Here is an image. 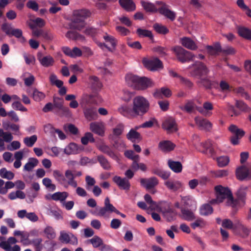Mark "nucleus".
Wrapping results in <instances>:
<instances>
[{
    "mask_svg": "<svg viewBox=\"0 0 251 251\" xmlns=\"http://www.w3.org/2000/svg\"><path fill=\"white\" fill-rule=\"evenodd\" d=\"M173 50L177 59L182 63L193 60L195 57L191 52L185 50L180 46L175 47Z\"/></svg>",
    "mask_w": 251,
    "mask_h": 251,
    "instance_id": "nucleus-7",
    "label": "nucleus"
},
{
    "mask_svg": "<svg viewBox=\"0 0 251 251\" xmlns=\"http://www.w3.org/2000/svg\"><path fill=\"white\" fill-rule=\"evenodd\" d=\"M206 225V222L201 218H196L195 221L190 224L191 227L195 229L197 228H202Z\"/></svg>",
    "mask_w": 251,
    "mask_h": 251,
    "instance_id": "nucleus-37",
    "label": "nucleus"
},
{
    "mask_svg": "<svg viewBox=\"0 0 251 251\" xmlns=\"http://www.w3.org/2000/svg\"><path fill=\"white\" fill-rule=\"evenodd\" d=\"M181 217L187 221H192L196 219V216L193 211L185 208H181Z\"/></svg>",
    "mask_w": 251,
    "mask_h": 251,
    "instance_id": "nucleus-23",
    "label": "nucleus"
},
{
    "mask_svg": "<svg viewBox=\"0 0 251 251\" xmlns=\"http://www.w3.org/2000/svg\"><path fill=\"white\" fill-rule=\"evenodd\" d=\"M17 239L13 237H10L7 241H2L0 243V247L6 251H9L11 250V244H15L17 242Z\"/></svg>",
    "mask_w": 251,
    "mask_h": 251,
    "instance_id": "nucleus-30",
    "label": "nucleus"
},
{
    "mask_svg": "<svg viewBox=\"0 0 251 251\" xmlns=\"http://www.w3.org/2000/svg\"><path fill=\"white\" fill-rule=\"evenodd\" d=\"M169 212L164 213L163 215L166 219L168 222L174 221L177 215L176 211L173 208H171L168 210Z\"/></svg>",
    "mask_w": 251,
    "mask_h": 251,
    "instance_id": "nucleus-44",
    "label": "nucleus"
},
{
    "mask_svg": "<svg viewBox=\"0 0 251 251\" xmlns=\"http://www.w3.org/2000/svg\"><path fill=\"white\" fill-rule=\"evenodd\" d=\"M213 212V209L209 203H205L201 206L200 208V214L202 216H208Z\"/></svg>",
    "mask_w": 251,
    "mask_h": 251,
    "instance_id": "nucleus-35",
    "label": "nucleus"
},
{
    "mask_svg": "<svg viewBox=\"0 0 251 251\" xmlns=\"http://www.w3.org/2000/svg\"><path fill=\"white\" fill-rule=\"evenodd\" d=\"M237 230L240 232V235L243 237H247L250 232V229L244 225H243L241 228Z\"/></svg>",
    "mask_w": 251,
    "mask_h": 251,
    "instance_id": "nucleus-64",
    "label": "nucleus"
},
{
    "mask_svg": "<svg viewBox=\"0 0 251 251\" xmlns=\"http://www.w3.org/2000/svg\"><path fill=\"white\" fill-rule=\"evenodd\" d=\"M150 108L149 100L143 96H137L133 99L131 108L127 105H124L119 107L118 110L124 116L137 117L145 115L149 111Z\"/></svg>",
    "mask_w": 251,
    "mask_h": 251,
    "instance_id": "nucleus-1",
    "label": "nucleus"
},
{
    "mask_svg": "<svg viewBox=\"0 0 251 251\" xmlns=\"http://www.w3.org/2000/svg\"><path fill=\"white\" fill-rule=\"evenodd\" d=\"M101 100V97L97 92H96L89 95L86 99V103L82 104L84 116L87 120L89 121L95 120L98 116L97 108L89 104H96L98 101Z\"/></svg>",
    "mask_w": 251,
    "mask_h": 251,
    "instance_id": "nucleus-3",
    "label": "nucleus"
},
{
    "mask_svg": "<svg viewBox=\"0 0 251 251\" xmlns=\"http://www.w3.org/2000/svg\"><path fill=\"white\" fill-rule=\"evenodd\" d=\"M139 77L131 74H127L125 77L126 81L129 86L134 88Z\"/></svg>",
    "mask_w": 251,
    "mask_h": 251,
    "instance_id": "nucleus-36",
    "label": "nucleus"
},
{
    "mask_svg": "<svg viewBox=\"0 0 251 251\" xmlns=\"http://www.w3.org/2000/svg\"><path fill=\"white\" fill-rule=\"evenodd\" d=\"M164 184L169 190L173 191H176L182 187V184L179 181L168 180L165 181Z\"/></svg>",
    "mask_w": 251,
    "mask_h": 251,
    "instance_id": "nucleus-31",
    "label": "nucleus"
},
{
    "mask_svg": "<svg viewBox=\"0 0 251 251\" xmlns=\"http://www.w3.org/2000/svg\"><path fill=\"white\" fill-rule=\"evenodd\" d=\"M151 86V80L146 77H139L134 88L137 90H145Z\"/></svg>",
    "mask_w": 251,
    "mask_h": 251,
    "instance_id": "nucleus-14",
    "label": "nucleus"
},
{
    "mask_svg": "<svg viewBox=\"0 0 251 251\" xmlns=\"http://www.w3.org/2000/svg\"><path fill=\"white\" fill-rule=\"evenodd\" d=\"M235 106L241 111L244 112H248L251 110L250 107H249L245 102L242 100H236L235 102Z\"/></svg>",
    "mask_w": 251,
    "mask_h": 251,
    "instance_id": "nucleus-45",
    "label": "nucleus"
},
{
    "mask_svg": "<svg viewBox=\"0 0 251 251\" xmlns=\"http://www.w3.org/2000/svg\"><path fill=\"white\" fill-rule=\"evenodd\" d=\"M91 15V12L85 9L75 10L70 26L72 28L81 30L85 25V20Z\"/></svg>",
    "mask_w": 251,
    "mask_h": 251,
    "instance_id": "nucleus-4",
    "label": "nucleus"
},
{
    "mask_svg": "<svg viewBox=\"0 0 251 251\" xmlns=\"http://www.w3.org/2000/svg\"><path fill=\"white\" fill-rule=\"evenodd\" d=\"M53 105L54 108L58 110L61 108L64 105V100L62 98L59 97H53Z\"/></svg>",
    "mask_w": 251,
    "mask_h": 251,
    "instance_id": "nucleus-58",
    "label": "nucleus"
},
{
    "mask_svg": "<svg viewBox=\"0 0 251 251\" xmlns=\"http://www.w3.org/2000/svg\"><path fill=\"white\" fill-rule=\"evenodd\" d=\"M42 183L46 187L52 191H54L56 189V186L55 184L52 183L51 180L48 177H46L43 179Z\"/></svg>",
    "mask_w": 251,
    "mask_h": 251,
    "instance_id": "nucleus-57",
    "label": "nucleus"
},
{
    "mask_svg": "<svg viewBox=\"0 0 251 251\" xmlns=\"http://www.w3.org/2000/svg\"><path fill=\"white\" fill-rule=\"evenodd\" d=\"M151 173L153 174L158 176L164 180L168 179L171 175L170 171H165L157 167L152 168L151 170Z\"/></svg>",
    "mask_w": 251,
    "mask_h": 251,
    "instance_id": "nucleus-20",
    "label": "nucleus"
},
{
    "mask_svg": "<svg viewBox=\"0 0 251 251\" xmlns=\"http://www.w3.org/2000/svg\"><path fill=\"white\" fill-rule=\"evenodd\" d=\"M66 37L68 39L75 40L84 38L82 35L74 31H68L66 34Z\"/></svg>",
    "mask_w": 251,
    "mask_h": 251,
    "instance_id": "nucleus-53",
    "label": "nucleus"
},
{
    "mask_svg": "<svg viewBox=\"0 0 251 251\" xmlns=\"http://www.w3.org/2000/svg\"><path fill=\"white\" fill-rule=\"evenodd\" d=\"M162 95L166 97H170L172 95L171 91L168 88L162 87L160 89L156 90L153 93L154 97L156 99L162 98Z\"/></svg>",
    "mask_w": 251,
    "mask_h": 251,
    "instance_id": "nucleus-32",
    "label": "nucleus"
},
{
    "mask_svg": "<svg viewBox=\"0 0 251 251\" xmlns=\"http://www.w3.org/2000/svg\"><path fill=\"white\" fill-rule=\"evenodd\" d=\"M99 149L102 152L107 154L113 159L115 160H118V156L108 146L104 144H102L101 145L99 146Z\"/></svg>",
    "mask_w": 251,
    "mask_h": 251,
    "instance_id": "nucleus-17",
    "label": "nucleus"
},
{
    "mask_svg": "<svg viewBox=\"0 0 251 251\" xmlns=\"http://www.w3.org/2000/svg\"><path fill=\"white\" fill-rule=\"evenodd\" d=\"M68 196V193L66 192H57L53 194L51 196L52 200L57 201H65Z\"/></svg>",
    "mask_w": 251,
    "mask_h": 251,
    "instance_id": "nucleus-39",
    "label": "nucleus"
},
{
    "mask_svg": "<svg viewBox=\"0 0 251 251\" xmlns=\"http://www.w3.org/2000/svg\"><path fill=\"white\" fill-rule=\"evenodd\" d=\"M144 65L151 71H156L163 68L162 62L157 58L145 61Z\"/></svg>",
    "mask_w": 251,
    "mask_h": 251,
    "instance_id": "nucleus-12",
    "label": "nucleus"
},
{
    "mask_svg": "<svg viewBox=\"0 0 251 251\" xmlns=\"http://www.w3.org/2000/svg\"><path fill=\"white\" fill-rule=\"evenodd\" d=\"M77 150V145L75 143H70L64 149V153L70 155L75 153Z\"/></svg>",
    "mask_w": 251,
    "mask_h": 251,
    "instance_id": "nucleus-51",
    "label": "nucleus"
},
{
    "mask_svg": "<svg viewBox=\"0 0 251 251\" xmlns=\"http://www.w3.org/2000/svg\"><path fill=\"white\" fill-rule=\"evenodd\" d=\"M191 67H193V69L190 72L191 75L199 79L207 75L209 72V70L206 66L200 61H196L191 66H189V68Z\"/></svg>",
    "mask_w": 251,
    "mask_h": 251,
    "instance_id": "nucleus-5",
    "label": "nucleus"
},
{
    "mask_svg": "<svg viewBox=\"0 0 251 251\" xmlns=\"http://www.w3.org/2000/svg\"><path fill=\"white\" fill-rule=\"evenodd\" d=\"M197 125L201 129L209 131L212 128V124L205 119L196 117L195 119Z\"/></svg>",
    "mask_w": 251,
    "mask_h": 251,
    "instance_id": "nucleus-16",
    "label": "nucleus"
},
{
    "mask_svg": "<svg viewBox=\"0 0 251 251\" xmlns=\"http://www.w3.org/2000/svg\"><path fill=\"white\" fill-rule=\"evenodd\" d=\"M199 79L200 80L197 82L198 84H201L206 89L211 88L212 83L211 80L208 78L207 75L203 76Z\"/></svg>",
    "mask_w": 251,
    "mask_h": 251,
    "instance_id": "nucleus-49",
    "label": "nucleus"
},
{
    "mask_svg": "<svg viewBox=\"0 0 251 251\" xmlns=\"http://www.w3.org/2000/svg\"><path fill=\"white\" fill-rule=\"evenodd\" d=\"M195 104L192 100H187L184 106H180V108L182 111H185L187 113H191L194 109Z\"/></svg>",
    "mask_w": 251,
    "mask_h": 251,
    "instance_id": "nucleus-48",
    "label": "nucleus"
},
{
    "mask_svg": "<svg viewBox=\"0 0 251 251\" xmlns=\"http://www.w3.org/2000/svg\"><path fill=\"white\" fill-rule=\"evenodd\" d=\"M37 137L36 135H32L30 137H26L24 138V142L26 146L31 147L37 141Z\"/></svg>",
    "mask_w": 251,
    "mask_h": 251,
    "instance_id": "nucleus-52",
    "label": "nucleus"
},
{
    "mask_svg": "<svg viewBox=\"0 0 251 251\" xmlns=\"http://www.w3.org/2000/svg\"><path fill=\"white\" fill-rule=\"evenodd\" d=\"M119 4L127 12L134 11L136 5L132 0H119Z\"/></svg>",
    "mask_w": 251,
    "mask_h": 251,
    "instance_id": "nucleus-18",
    "label": "nucleus"
},
{
    "mask_svg": "<svg viewBox=\"0 0 251 251\" xmlns=\"http://www.w3.org/2000/svg\"><path fill=\"white\" fill-rule=\"evenodd\" d=\"M228 130L233 134L230 137V142L233 145H237L239 144V140L245 135V132L241 128H239L235 125H231L228 127Z\"/></svg>",
    "mask_w": 251,
    "mask_h": 251,
    "instance_id": "nucleus-8",
    "label": "nucleus"
},
{
    "mask_svg": "<svg viewBox=\"0 0 251 251\" xmlns=\"http://www.w3.org/2000/svg\"><path fill=\"white\" fill-rule=\"evenodd\" d=\"M237 32L240 36L251 41V29L244 26H238Z\"/></svg>",
    "mask_w": 251,
    "mask_h": 251,
    "instance_id": "nucleus-27",
    "label": "nucleus"
},
{
    "mask_svg": "<svg viewBox=\"0 0 251 251\" xmlns=\"http://www.w3.org/2000/svg\"><path fill=\"white\" fill-rule=\"evenodd\" d=\"M180 43L185 48L190 50H196L197 46L194 41L188 37H183L180 39Z\"/></svg>",
    "mask_w": 251,
    "mask_h": 251,
    "instance_id": "nucleus-21",
    "label": "nucleus"
},
{
    "mask_svg": "<svg viewBox=\"0 0 251 251\" xmlns=\"http://www.w3.org/2000/svg\"><path fill=\"white\" fill-rule=\"evenodd\" d=\"M136 33L139 37H149L151 40L153 39V36L152 32L147 29H143L138 28L136 30Z\"/></svg>",
    "mask_w": 251,
    "mask_h": 251,
    "instance_id": "nucleus-40",
    "label": "nucleus"
},
{
    "mask_svg": "<svg viewBox=\"0 0 251 251\" xmlns=\"http://www.w3.org/2000/svg\"><path fill=\"white\" fill-rule=\"evenodd\" d=\"M0 176L8 180H12L14 177V174L9 171H7L5 168H2L0 169Z\"/></svg>",
    "mask_w": 251,
    "mask_h": 251,
    "instance_id": "nucleus-43",
    "label": "nucleus"
},
{
    "mask_svg": "<svg viewBox=\"0 0 251 251\" xmlns=\"http://www.w3.org/2000/svg\"><path fill=\"white\" fill-rule=\"evenodd\" d=\"M89 80L91 88L94 91L98 92L101 90L102 84L98 77L93 75L90 76L89 77Z\"/></svg>",
    "mask_w": 251,
    "mask_h": 251,
    "instance_id": "nucleus-22",
    "label": "nucleus"
},
{
    "mask_svg": "<svg viewBox=\"0 0 251 251\" xmlns=\"http://www.w3.org/2000/svg\"><path fill=\"white\" fill-rule=\"evenodd\" d=\"M168 165L169 168L176 173H179L182 171V166L181 163L179 161H174L169 160Z\"/></svg>",
    "mask_w": 251,
    "mask_h": 251,
    "instance_id": "nucleus-33",
    "label": "nucleus"
},
{
    "mask_svg": "<svg viewBox=\"0 0 251 251\" xmlns=\"http://www.w3.org/2000/svg\"><path fill=\"white\" fill-rule=\"evenodd\" d=\"M124 154L126 157L132 160H139V156L137 154H135L133 151H126L125 152Z\"/></svg>",
    "mask_w": 251,
    "mask_h": 251,
    "instance_id": "nucleus-63",
    "label": "nucleus"
},
{
    "mask_svg": "<svg viewBox=\"0 0 251 251\" xmlns=\"http://www.w3.org/2000/svg\"><path fill=\"white\" fill-rule=\"evenodd\" d=\"M176 145L170 141H163L159 143L158 147L163 151H170L173 150Z\"/></svg>",
    "mask_w": 251,
    "mask_h": 251,
    "instance_id": "nucleus-26",
    "label": "nucleus"
},
{
    "mask_svg": "<svg viewBox=\"0 0 251 251\" xmlns=\"http://www.w3.org/2000/svg\"><path fill=\"white\" fill-rule=\"evenodd\" d=\"M215 191L216 196L219 200V202H222L231 192L228 188L223 187L222 185L215 186Z\"/></svg>",
    "mask_w": 251,
    "mask_h": 251,
    "instance_id": "nucleus-10",
    "label": "nucleus"
},
{
    "mask_svg": "<svg viewBox=\"0 0 251 251\" xmlns=\"http://www.w3.org/2000/svg\"><path fill=\"white\" fill-rule=\"evenodd\" d=\"M113 182L116 183L120 189L128 191L130 190V183L126 177H122L115 176L113 177Z\"/></svg>",
    "mask_w": 251,
    "mask_h": 251,
    "instance_id": "nucleus-9",
    "label": "nucleus"
},
{
    "mask_svg": "<svg viewBox=\"0 0 251 251\" xmlns=\"http://www.w3.org/2000/svg\"><path fill=\"white\" fill-rule=\"evenodd\" d=\"M141 184L147 189L153 188L158 184V179L154 177H151L149 178H141Z\"/></svg>",
    "mask_w": 251,
    "mask_h": 251,
    "instance_id": "nucleus-15",
    "label": "nucleus"
},
{
    "mask_svg": "<svg viewBox=\"0 0 251 251\" xmlns=\"http://www.w3.org/2000/svg\"><path fill=\"white\" fill-rule=\"evenodd\" d=\"M53 176L60 184L66 186L67 180L64 175L59 171H53Z\"/></svg>",
    "mask_w": 251,
    "mask_h": 251,
    "instance_id": "nucleus-38",
    "label": "nucleus"
},
{
    "mask_svg": "<svg viewBox=\"0 0 251 251\" xmlns=\"http://www.w3.org/2000/svg\"><path fill=\"white\" fill-rule=\"evenodd\" d=\"M38 163V160L36 158H29L28 161L24 166V171H31L34 167L37 166Z\"/></svg>",
    "mask_w": 251,
    "mask_h": 251,
    "instance_id": "nucleus-34",
    "label": "nucleus"
},
{
    "mask_svg": "<svg viewBox=\"0 0 251 251\" xmlns=\"http://www.w3.org/2000/svg\"><path fill=\"white\" fill-rule=\"evenodd\" d=\"M248 189L247 186H242L238 190L236 193L237 199L242 202H245L246 196V191Z\"/></svg>",
    "mask_w": 251,
    "mask_h": 251,
    "instance_id": "nucleus-42",
    "label": "nucleus"
},
{
    "mask_svg": "<svg viewBox=\"0 0 251 251\" xmlns=\"http://www.w3.org/2000/svg\"><path fill=\"white\" fill-rule=\"evenodd\" d=\"M153 27L154 29L158 33L165 35L169 32V29L164 25H161L158 23L153 25Z\"/></svg>",
    "mask_w": 251,
    "mask_h": 251,
    "instance_id": "nucleus-46",
    "label": "nucleus"
},
{
    "mask_svg": "<svg viewBox=\"0 0 251 251\" xmlns=\"http://www.w3.org/2000/svg\"><path fill=\"white\" fill-rule=\"evenodd\" d=\"M229 159L227 156H222L217 158V162L219 167H224L229 163Z\"/></svg>",
    "mask_w": 251,
    "mask_h": 251,
    "instance_id": "nucleus-56",
    "label": "nucleus"
},
{
    "mask_svg": "<svg viewBox=\"0 0 251 251\" xmlns=\"http://www.w3.org/2000/svg\"><path fill=\"white\" fill-rule=\"evenodd\" d=\"M59 110L60 111V112H59L58 110H55L54 113L61 116H65L66 117H69L71 115L70 110L67 107L63 106Z\"/></svg>",
    "mask_w": 251,
    "mask_h": 251,
    "instance_id": "nucleus-60",
    "label": "nucleus"
},
{
    "mask_svg": "<svg viewBox=\"0 0 251 251\" xmlns=\"http://www.w3.org/2000/svg\"><path fill=\"white\" fill-rule=\"evenodd\" d=\"M141 4L144 9L147 12H156L158 11L160 14L170 19L171 21H174L176 18V13L170 10V6L163 1H156V4L160 6L158 9L154 4L151 2L142 1Z\"/></svg>",
    "mask_w": 251,
    "mask_h": 251,
    "instance_id": "nucleus-2",
    "label": "nucleus"
},
{
    "mask_svg": "<svg viewBox=\"0 0 251 251\" xmlns=\"http://www.w3.org/2000/svg\"><path fill=\"white\" fill-rule=\"evenodd\" d=\"M12 107L16 110H20L22 112H26L27 111V108L24 106L19 101H14L12 104Z\"/></svg>",
    "mask_w": 251,
    "mask_h": 251,
    "instance_id": "nucleus-62",
    "label": "nucleus"
},
{
    "mask_svg": "<svg viewBox=\"0 0 251 251\" xmlns=\"http://www.w3.org/2000/svg\"><path fill=\"white\" fill-rule=\"evenodd\" d=\"M102 38L105 42L108 43L113 48H115L117 45V40L113 36L106 32H104L102 34Z\"/></svg>",
    "mask_w": 251,
    "mask_h": 251,
    "instance_id": "nucleus-41",
    "label": "nucleus"
},
{
    "mask_svg": "<svg viewBox=\"0 0 251 251\" xmlns=\"http://www.w3.org/2000/svg\"><path fill=\"white\" fill-rule=\"evenodd\" d=\"M97 160L100 166L105 170H110L111 165L108 159L103 155H100L97 156Z\"/></svg>",
    "mask_w": 251,
    "mask_h": 251,
    "instance_id": "nucleus-29",
    "label": "nucleus"
},
{
    "mask_svg": "<svg viewBox=\"0 0 251 251\" xmlns=\"http://www.w3.org/2000/svg\"><path fill=\"white\" fill-rule=\"evenodd\" d=\"M37 59L44 67L52 66L54 62V59L50 55L43 56L41 52H38L37 55Z\"/></svg>",
    "mask_w": 251,
    "mask_h": 251,
    "instance_id": "nucleus-13",
    "label": "nucleus"
},
{
    "mask_svg": "<svg viewBox=\"0 0 251 251\" xmlns=\"http://www.w3.org/2000/svg\"><path fill=\"white\" fill-rule=\"evenodd\" d=\"M172 208L170 203L166 201L162 202L160 205L157 207V210L162 213L163 215L165 213H168L169 209Z\"/></svg>",
    "mask_w": 251,
    "mask_h": 251,
    "instance_id": "nucleus-54",
    "label": "nucleus"
},
{
    "mask_svg": "<svg viewBox=\"0 0 251 251\" xmlns=\"http://www.w3.org/2000/svg\"><path fill=\"white\" fill-rule=\"evenodd\" d=\"M103 207H98L95 210H91V213L97 216L102 217L104 218H108L110 213H112L113 204L110 203V199L106 197L104 201Z\"/></svg>",
    "mask_w": 251,
    "mask_h": 251,
    "instance_id": "nucleus-6",
    "label": "nucleus"
},
{
    "mask_svg": "<svg viewBox=\"0 0 251 251\" xmlns=\"http://www.w3.org/2000/svg\"><path fill=\"white\" fill-rule=\"evenodd\" d=\"M44 233L49 239H53L56 237V233L54 229L50 226H47L44 230Z\"/></svg>",
    "mask_w": 251,
    "mask_h": 251,
    "instance_id": "nucleus-50",
    "label": "nucleus"
},
{
    "mask_svg": "<svg viewBox=\"0 0 251 251\" xmlns=\"http://www.w3.org/2000/svg\"><path fill=\"white\" fill-rule=\"evenodd\" d=\"M46 97L45 94L38 90L35 89L33 91L32 98L34 100L40 101L43 100Z\"/></svg>",
    "mask_w": 251,
    "mask_h": 251,
    "instance_id": "nucleus-59",
    "label": "nucleus"
},
{
    "mask_svg": "<svg viewBox=\"0 0 251 251\" xmlns=\"http://www.w3.org/2000/svg\"><path fill=\"white\" fill-rule=\"evenodd\" d=\"M236 175L238 179L243 181L246 178L248 179L247 167L242 166L236 169Z\"/></svg>",
    "mask_w": 251,
    "mask_h": 251,
    "instance_id": "nucleus-19",
    "label": "nucleus"
},
{
    "mask_svg": "<svg viewBox=\"0 0 251 251\" xmlns=\"http://www.w3.org/2000/svg\"><path fill=\"white\" fill-rule=\"evenodd\" d=\"M126 138L132 143L136 141H141L142 137L140 133L133 129H131L126 135Z\"/></svg>",
    "mask_w": 251,
    "mask_h": 251,
    "instance_id": "nucleus-25",
    "label": "nucleus"
},
{
    "mask_svg": "<svg viewBox=\"0 0 251 251\" xmlns=\"http://www.w3.org/2000/svg\"><path fill=\"white\" fill-rule=\"evenodd\" d=\"M90 129L94 133L103 136L104 131L102 126L96 122H93L90 124Z\"/></svg>",
    "mask_w": 251,
    "mask_h": 251,
    "instance_id": "nucleus-28",
    "label": "nucleus"
},
{
    "mask_svg": "<svg viewBox=\"0 0 251 251\" xmlns=\"http://www.w3.org/2000/svg\"><path fill=\"white\" fill-rule=\"evenodd\" d=\"M81 142L84 145H86L90 142L91 143H94L95 142V139L93 137L92 133L91 132H86L83 137L81 139Z\"/></svg>",
    "mask_w": 251,
    "mask_h": 251,
    "instance_id": "nucleus-47",
    "label": "nucleus"
},
{
    "mask_svg": "<svg viewBox=\"0 0 251 251\" xmlns=\"http://www.w3.org/2000/svg\"><path fill=\"white\" fill-rule=\"evenodd\" d=\"M65 177L67 180L66 184L75 188L77 187V182L75 180L73 171L67 170L65 172Z\"/></svg>",
    "mask_w": 251,
    "mask_h": 251,
    "instance_id": "nucleus-24",
    "label": "nucleus"
},
{
    "mask_svg": "<svg viewBox=\"0 0 251 251\" xmlns=\"http://www.w3.org/2000/svg\"><path fill=\"white\" fill-rule=\"evenodd\" d=\"M162 126L168 132H175L177 130L176 122L172 117H169L165 120L162 123Z\"/></svg>",
    "mask_w": 251,
    "mask_h": 251,
    "instance_id": "nucleus-11",
    "label": "nucleus"
},
{
    "mask_svg": "<svg viewBox=\"0 0 251 251\" xmlns=\"http://www.w3.org/2000/svg\"><path fill=\"white\" fill-rule=\"evenodd\" d=\"M93 245L94 248H97L101 246L102 245V240L98 236H94L92 239L89 240Z\"/></svg>",
    "mask_w": 251,
    "mask_h": 251,
    "instance_id": "nucleus-55",
    "label": "nucleus"
},
{
    "mask_svg": "<svg viewBox=\"0 0 251 251\" xmlns=\"http://www.w3.org/2000/svg\"><path fill=\"white\" fill-rule=\"evenodd\" d=\"M43 240L42 238H38L36 239H33L28 244H32L33 246L35 247L36 249V251H41L43 247L42 245V242Z\"/></svg>",
    "mask_w": 251,
    "mask_h": 251,
    "instance_id": "nucleus-61",
    "label": "nucleus"
}]
</instances>
